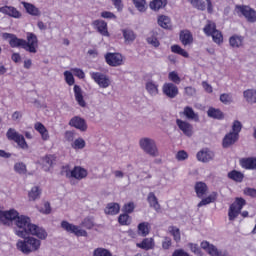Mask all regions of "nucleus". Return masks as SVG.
<instances>
[{
  "label": "nucleus",
  "instance_id": "obj_61",
  "mask_svg": "<svg viewBox=\"0 0 256 256\" xmlns=\"http://www.w3.org/2000/svg\"><path fill=\"white\" fill-rule=\"evenodd\" d=\"M135 211V204L133 202H129L123 206L124 213H133Z\"/></svg>",
  "mask_w": 256,
  "mask_h": 256
},
{
  "label": "nucleus",
  "instance_id": "obj_59",
  "mask_svg": "<svg viewBox=\"0 0 256 256\" xmlns=\"http://www.w3.org/2000/svg\"><path fill=\"white\" fill-rule=\"evenodd\" d=\"M133 3L138 11H145V5L147 4L145 0H133Z\"/></svg>",
  "mask_w": 256,
  "mask_h": 256
},
{
  "label": "nucleus",
  "instance_id": "obj_33",
  "mask_svg": "<svg viewBox=\"0 0 256 256\" xmlns=\"http://www.w3.org/2000/svg\"><path fill=\"white\" fill-rule=\"evenodd\" d=\"M195 192L197 197H199L201 199V197H203V195H205V193H207V184L203 183V182H197L195 184Z\"/></svg>",
  "mask_w": 256,
  "mask_h": 256
},
{
  "label": "nucleus",
  "instance_id": "obj_58",
  "mask_svg": "<svg viewBox=\"0 0 256 256\" xmlns=\"http://www.w3.org/2000/svg\"><path fill=\"white\" fill-rule=\"evenodd\" d=\"M65 81L68 85H74L75 84V78L73 77V74L69 71L64 72Z\"/></svg>",
  "mask_w": 256,
  "mask_h": 256
},
{
  "label": "nucleus",
  "instance_id": "obj_60",
  "mask_svg": "<svg viewBox=\"0 0 256 256\" xmlns=\"http://www.w3.org/2000/svg\"><path fill=\"white\" fill-rule=\"evenodd\" d=\"M188 157H189V154H187L185 150H180L176 154L177 161H185V159H188Z\"/></svg>",
  "mask_w": 256,
  "mask_h": 256
},
{
  "label": "nucleus",
  "instance_id": "obj_48",
  "mask_svg": "<svg viewBox=\"0 0 256 256\" xmlns=\"http://www.w3.org/2000/svg\"><path fill=\"white\" fill-rule=\"evenodd\" d=\"M85 140L83 138H77L75 141L72 142L71 147L72 149H85Z\"/></svg>",
  "mask_w": 256,
  "mask_h": 256
},
{
  "label": "nucleus",
  "instance_id": "obj_50",
  "mask_svg": "<svg viewBox=\"0 0 256 256\" xmlns=\"http://www.w3.org/2000/svg\"><path fill=\"white\" fill-rule=\"evenodd\" d=\"M242 129H243V124H241L239 120H235L232 124V131L230 133H234L239 137V133H241Z\"/></svg>",
  "mask_w": 256,
  "mask_h": 256
},
{
  "label": "nucleus",
  "instance_id": "obj_24",
  "mask_svg": "<svg viewBox=\"0 0 256 256\" xmlns=\"http://www.w3.org/2000/svg\"><path fill=\"white\" fill-rule=\"evenodd\" d=\"M183 115L186 116V119H189L190 121H195L196 123L199 122V114L195 112L191 106L184 107Z\"/></svg>",
  "mask_w": 256,
  "mask_h": 256
},
{
  "label": "nucleus",
  "instance_id": "obj_14",
  "mask_svg": "<svg viewBox=\"0 0 256 256\" xmlns=\"http://www.w3.org/2000/svg\"><path fill=\"white\" fill-rule=\"evenodd\" d=\"M196 157L201 163H209L215 159V153L209 148H204L197 153Z\"/></svg>",
  "mask_w": 256,
  "mask_h": 256
},
{
  "label": "nucleus",
  "instance_id": "obj_22",
  "mask_svg": "<svg viewBox=\"0 0 256 256\" xmlns=\"http://www.w3.org/2000/svg\"><path fill=\"white\" fill-rule=\"evenodd\" d=\"M200 247L204 249V251H206L208 255H211V256H218L220 253L219 249H217V246L207 241L201 242Z\"/></svg>",
  "mask_w": 256,
  "mask_h": 256
},
{
  "label": "nucleus",
  "instance_id": "obj_38",
  "mask_svg": "<svg viewBox=\"0 0 256 256\" xmlns=\"http://www.w3.org/2000/svg\"><path fill=\"white\" fill-rule=\"evenodd\" d=\"M217 30V26L214 22L208 21L207 25L203 28V31L207 37H211L213 33Z\"/></svg>",
  "mask_w": 256,
  "mask_h": 256
},
{
  "label": "nucleus",
  "instance_id": "obj_37",
  "mask_svg": "<svg viewBox=\"0 0 256 256\" xmlns=\"http://www.w3.org/2000/svg\"><path fill=\"white\" fill-rule=\"evenodd\" d=\"M244 177L245 176L243 175V173H241L237 170H233L228 173V178L232 179V181H236V183H241L243 181Z\"/></svg>",
  "mask_w": 256,
  "mask_h": 256
},
{
  "label": "nucleus",
  "instance_id": "obj_18",
  "mask_svg": "<svg viewBox=\"0 0 256 256\" xmlns=\"http://www.w3.org/2000/svg\"><path fill=\"white\" fill-rule=\"evenodd\" d=\"M88 175L87 169L81 167V166H75L72 169V179H76L77 181H81L82 179H85Z\"/></svg>",
  "mask_w": 256,
  "mask_h": 256
},
{
  "label": "nucleus",
  "instance_id": "obj_44",
  "mask_svg": "<svg viewBox=\"0 0 256 256\" xmlns=\"http://www.w3.org/2000/svg\"><path fill=\"white\" fill-rule=\"evenodd\" d=\"M217 199V194L213 193L210 196L202 199L199 204L198 207H204V205H209L210 203H213V201H215Z\"/></svg>",
  "mask_w": 256,
  "mask_h": 256
},
{
  "label": "nucleus",
  "instance_id": "obj_29",
  "mask_svg": "<svg viewBox=\"0 0 256 256\" xmlns=\"http://www.w3.org/2000/svg\"><path fill=\"white\" fill-rule=\"evenodd\" d=\"M22 5L24 6L27 13H29V15L34 17H39L41 15V11H39V8L35 7V5L27 2H23Z\"/></svg>",
  "mask_w": 256,
  "mask_h": 256
},
{
  "label": "nucleus",
  "instance_id": "obj_2",
  "mask_svg": "<svg viewBox=\"0 0 256 256\" xmlns=\"http://www.w3.org/2000/svg\"><path fill=\"white\" fill-rule=\"evenodd\" d=\"M22 239L17 241L16 247L23 255H31V253H37L41 249V240L33 236H25Z\"/></svg>",
  "mask_w": 256,
  "mask_h": 256
},
{
  "label": "nucleus",
  "instance_id": "obj_47",
  "mask_svg": "<svg viewBox=\"0 0 256 256\" xmlns=\"http://www.w3.org/2000/svg\"><path fill=\"white\" fill-rule=\"evenodd\" d=\"M220 101L224 105H231L233 102V95L231 93H224L220 95Z\"/></svg>",
  "mask_w": 256,
  "mask_h": 256
},
{
  "label": "nucleus",
  "instance_id": "obj_64",
  "mask_svg": "<svg viewBox=\"0 0 256 256\" xmlns=\"http://www.w3.org/2000/svg\"><path fill=\"white\" fill-rule=\"evenodd\" d=\"M244 195H248V197L256 198V189L255 188H245Z\"/></svg>",
  "mask_w": 256,
  "mask_h": 256
},
{
  "label": "nucleus",
  "instance_id": "obj_11",
  "mask_svg": "<svg viewBox=\"0 0 256 256\" xmlns=\"http://www.w3.org/2000/svg\"><path fill=\"white\" fill-rule=\"evenodd\" d=\"M105 59L110 67H119L123 65V56L120 53H107Z\"/></svg>",
  "mask_w": 256,
  "mask_h": 256
},
{
  "label": "nucleus",
  "instance_id": "obj_42",
  "mask_svg": "<svg viewBox=\"0 0 256 256\" xmlns=\"http://www.w3.org/2000/svg\"><path fill=\"white\" fill-rule=\"evenodd\" d=\"M14 171L19 175H25L27 173V166L23 162H18L14 165Z\"/></svg>",
  "mask_w": 256,
  "mask_h": 256
},
{
  "label": "nucleus",
  "instance_id": "obj_34",
  "mask_svg": "<svg viewBox=\"0 0 256 256\" xmlns=\"http://www.w3.org/2000/svg\"><path fill=\"white\" fill-rule=\"evenodd\" d=\"M121 207L117 203H110L105 208L106 215H117L119 213Z\"/></svg>",
  "mask_w": 256,
  "mask_h": 256
},
{
  "label": "nucleus",
  "instance_id": "obj_39",
  "mask_svg": "<svg viewBox=\"0 0 256 256\" xmlns=\"http://www.w3.org/2000/svg\"><path fill=\"white\" fill-rule=\"evenodd\" d=\"M158 25L163 29H169L171 27V19L168 16H160L158 18Z\"/></svg>",
  "mask_w": 256,
  "mask_h": 256
},
{
  "label": "nucleus",
  "instance_id": "obj_8",
  "mask_svg": "<svg viewBox=\"0 0 256 256\" xmlns=\"http://www.w3.org/2000/svg\"><path fill=\"white\" fill-rule=\"evenodd\" d=\"M61 227L67 233H72L76 237H87V231L81 229L79 226L69 223L68 221H62Z\"/></svg>",
  "mask_w": 256,
  "mask_h": 256
},
{
  "label": "nucleus",
  "instance_id": "obj_56",
  "mask_svg": "<svg viewBox=\"0 0 256 256\" xmlns=\"http://www.w3.org/2000/svg\"><path fill=\"white\" fill-rule=\"evenodd\" d=\"M82 227H85L86 229H93L95 227V222L93 221V218L87 217L82 221Z\"/></svg>",
  "mask_w": 256,
  "mask_h": 256
},
{
  "label": "nucleus",
  "instance_id": "obj_26",
  "mask_svg": "<svg viewBox=\"0 0 256 256\" xmlns=\"http://www.w3.org/2000/svg\"><path fill=\"white\" fill-rule=\"evenodd\" d=\"M34 129L40 133L43 141H49V131L45 125H43L41 122H38L34 125Z\"/></svg>",
  "mask_w": 256,
  "mask_h": 256
},
{
  "label": "nucleus",
  "instance_id": "obj_31",
  "mask_svg": "<svg viewBox=\"0 0 256 256\" xmlns=\"http://www.w3.org/2000/svg\"><path fill=\"white\" fill-rule=\"evenodd\" d=\"M207 115L208 117H211L212 119H224L225 115L223 114V112L219 109H215V108H210L207 111Z\"/></svg>",
  "mask_w": 256,
  "mask_h": 256
},
{
  "label": "nucleus",
  "instance_id": "obj_43",
  "mask_svg": "<svg viewBox=\"0 0 256 256\" xmlns=\"http://www.w3.org/2000/svg\"><path fill=\"white\" fill-rule=\"evenodd\" d=\"M191 5H193L196 9L200 11H205L207 4L204 0H188Z\"/></svg>",
  "mask_w": 256,
  "mask_h": 256
},
{
  "label": "nucleus",
  "instance_id": "obj_13",
  "mask_svg": "<svg viewBox=\"0 0 256 256\" xmlns=\"http://www.w3.org/2000/svg\"><path fill=\"white\" fill-rule=\"evenodd\" d=\"M176 125L182 131L183 135H186V137H193V125L191 123L177 119L176 120Z\"/></svg>",
  "mask_w": 256,
  "mask_h": 256
},
{
  "label": "nucleus",
  "instance_id": "obj_4",
  "mask_svg": "<svg viewBox=\"0 0 256 256\" xmlns=\"http://www.w3.org/2000/svg\"><path fill=\"white\" fill-rule=\"evenodd\" d=\"M6 137L9 139V141H14L17 143L20 149H29V145L27 144V141H25V137L19 134V132H17L15 129L9 128L6 133Z\"/></svg>",
  "mask_w": 256,
  "mask_h": 256
},
{
  "label": "nucleus",
  "instance_id": "obj_36",
  "mask_svg": "<svg viewBox=\"0 0 256 256\" xmlns=\"http://www.w3.org/2000/svg\"><path fill=\"white\" fill-rule=\"evenodd\" d=\"M30 201H37L41 197V188L39 186H34L31 191L28 193Z\"/></svg>",
  "mask_w": 256,
  "mask_h": 256
},
{
  "label": "nucleus",
  "instance_id": "obj_28",
  "mask_svg": "<svg viewBox=\"0 0 256 256\" xmlns=\"http://www.w3.org/2000/svg\"><path fill=\"white\" fill-rule=\"evenodd\" d=\"M180 41L183 45H191L193 43V34L188 30L182 31L180 33Z\"/></svg>",
  "mask_w": 256,
  "mask_h": 256
},
{
  "label": "nucleus",
  "instance_id": "obj_25",
  "mask_svg": "<svg viewBox=\"0 0 256 256\" xmlns=\"http://www.w3.org/2000/svg\"><path fill=\"white\" fill-rule=\"evenodd\" d=\"M1 13H5L6 15H9L10 17H14L15 19H19L21 17V13L18 12L17 8L12 6H4L0 8Z\"/></svg>",
  "mask_w": 256,
  "mask_h": 256
},
{
  "label": "nucleus",
  "instance_id": "obj_10",
  "mask_svg": "<svg viewBox=\"0 0 256 256\" xmlns=\"http://www.w3.org/2000/svg\"><path fill=\"white\" fill-rule=\"evenodd\" d=\"M2 39H5L6 41H8L10 47L12 48L21 47L22 49H24L25 40L18 38L17 36H15V34L2 33Z\"/></svg>",
  "mask_w": 256,
  "mask_h": 256
},
{
  "label": "nucleus",
  "instance_id": "obj_19",
  "mask_svg": "<svg viewBox=\"0 0 256 256\" xmlns=\"http://www.w3.org/2000/svg\"><path fill=\"white\" fill-rule=\"evenodd\" d=\"M147 201L150 207H152V209L156 213H161V204H159V199H157V196H155V193L150 192L147 196Z\"/></svg>",
  "mask_w": 256,
  "mask_h": 256
},
{
  "label": "nucleus",
  "instance_id": "obj_55",
  "mask_svg": "<svg viewBox=\"0 0 256 256\" xmlns=\"http://www.w3.org/2000/svg\"><path fill=\"white\" fill-rule=\"evenodd\" d=\"M93 256H111V252L105 248H97L94 250Z\"/></svg>",
  "mask_w": 256,
  "mask_h": 256
},
{
  "label": "nucleus",
  "instance_id": "obj_21",
  "mask_svg": "<svg viewBox=\"0 0 256 256\" xmlns=\"http://www.w3.org/2000/svg\"><path fill=\"white\" fill-rule=\"evenodd\" d=\"M244 41H245V37L234 34L229 38V45L233 49H240V47H243Z\"/></svg>",
  "mask_w": 256,
  "mask_h": 256
},
{
  "label": "nucleus",
  "instance_id": "obj_23",
  "mask_svg": "<svg viewBox=\"0 0 256 256\" xmlns=\"http://www.w3.org/2000/svg\"><path fill=\"white\" fill-rule=\"evenodd\" d=\"M93 26L97 28L98 33L103 37H109V30H107V22L104 20H95Z\"/></svg>",
  "mask_w": 256,
  "mask_h": 256
},
{
  "label": "nucleus",
  "instance_id": "obj_1",
  "mask_svg": "<svg viewBox=\"0 0 256 256\" xmlns=\"http://www.w3.org/2000/svg\"><path fill=\"white\" fill-rule=\"evenodd\" d=\"M15 221L16 227L15 233L18 237H27V235H32L38 237L42 241L47 239V231L36 224L31 223V218L25 215L19 216L17 210L12 209L9 211H3L0 209V223L3 225H11Z\"/></svg>",
  "mask_w": 256,
  "mask_h": 256
},
{
  "label": "nucleus",
  "instance_id": "obj_5",
  "mask_svg": "<svg viewBox=\"0 0 256 256\" xmlns=\"http://www.w3.org/2000/svg\"><path fill=\"white\" fill-rule=\"evenodd\" d=\"M247 202L243 198H236L233 204H231L228 212L229 220L235 221L237 217H239V214L241 213V209L245 207Z\"/></svg>",
  "mask_w": 256,
  "mask_h": 256
},
{
  "label": "nucleus",
  "instance_id": "obj_30",
  "mask_svg": "<svg viewBox=\"0 0 256 256\" xmlns=\"http://www.w3.org/2000/svg\"><path fill=\"white\" fill-rule=\"evenodd\" d=\"M122 34L126 43H133L137 39V35L131 29H123Z\"/></svg>",
  "mask_w": 256,
  "mask_h": 256
},
{
  "label": "nucleus",
  "instance_id": "obj_12",
  "mask_svg": "<svg viewBox=\"0 0 256 256\" xmlns=\"http://www.w3.org/2000/svg\"><path fill=\"white\" fill-rule=\"evenodd\" d=\"M162 93L169 99H175L179 95V88L173 83H165L162 86Z\"/></svg>",
  "mask_w": 256,
  "mask_h": 256
},
{
  "label": "nucleus",
  "instance_id": "obj_49",
  "mask_svg": "<svg viewBox=\"0 0 256 256\" xmlns=\"http://www.w3.org/2000/svg\"><path fill=\"white\" fill-rule=\"evenodd\" d=\"M210 37H212L214 43L217 45H221V43H223V34L219 30L214 31Z\"/></svg>",
  "mask_w": 256,
  "mask_h": 256
},
{
  "label": "nucleus",
  "instance_id": "obj_3",
  "mask_svg": "<svg viewBox=\"0 0 256 256\" xmlns=\"http://www.w3.org/2000/svg\"><path fill=\"white\" fill-rule=\"evenodd\" d=\"M139 146L146 155H149V157H159V155H161L159 147H157V142L153 138H141L139 140Z\"/></svg>",
  "mask_w": 256,
  "mask_h": 256
},
{
  "label": "nucleus",
  "instance_id": "obj_7",
  "mask_svg": "<svg viewBox=\"0 0 256 256\" xmlns=\"http://www.w3.org/2000/svg\"><path fill=\"white\" fill-rule=\"evenodd\" d=\"M90 77L97 83L101 89H107L111 85V79L101 72H90Z\"/></svg>",
  "mask_w": 256,
  "mask_h": 256
},
{
  "label": "nucleus",
  "instance_id": "obj_41",
  "mask_svg": "<svg viewBox=\"0 0 256 256\" xmlns=\"http://www.w3.org/2000/svg\"><path fill=\"white\" fill-rule=\"evenodd\" d=\"M41 163L44 165V167H52L53 163H55V156L46 155L41 158Z\"/></svg>",
  "mask_w": 256,
  "mask_h": 256
},
{
  "label": "nucleus",
  "instance_id": "obj_32",
  "mask_svg": "<svg viewBox=\"0 0 256 256\" xmlns=\"http://www.w3.org/2000/svg\"><path fill=\"white\" fill-rule=\"evenodd\" d=\"M154 243L153 238H146L141 243H137L136 247L139 249H144L145 251H149V249H153Z\"/></svg>",
  "mask_w": 256,
  "mask_h": 256
},
{
  "label": "nucleus",
  "instance_id": "obj_51",
  "mask_svg": "<svg viewBox=\"0 0 256 256\" xmlns=\"http://www.w3.org/2000/svg\"><path fill=\"white\" fill-rule=\"evenodd\" d=\"M188 247H189L190 251L192 253H194V255L203 256V252H201V248H199V245L194 244V243H189Z\"/></svg>",
  "mask_w": 256,
  "mask_h": 256
},
{
  "label": "nucleus",
  "instance_id": "obj_6",
  "mask_svg": "<svg viewBox=\"0 0 256 256\" xmlns=\"http://www.w3.org/2000/svg\"><path fill=\"white\" fill-rule=\"evenodd\" d=\"M38 48L39 40L37 39V35L28 32L26 34V40H24V50L28 53H37Z\"/></svg>",
  "mask_w": 256,
  "mask_h": 256
},
{
  "label": "nucleus",
  "instance_id": "obj_17",
  "mask_svg": "<svg viewBox=\"0 0 256 256\" xmlns=\"http://www.w3.org/2000/svg\"><path fill=\"white\" fill-rule=\"evenodd\" d=\"M145 89L150 97H157V95H159V84L153 80L146 82Z\"/></svg>",
  "mask_w": 256,
  "mask_h": 256
},
{
  "label": "nucleus",
  "instance_id": "obj_53",
  "mask_svg": "<svg viewBox=\"0 0 256 256\" xmlns=\"http://www.w3.org/2000/svg\"><path fill=\"white\" fill-rule=\"evenodd\" d=\"M170 233L174 237V241H176V243H179V241H181V232L179 231V228L171 227Z\"/></svg>",
  "mask_w": 256,
  "mask_h": 256
},
{
  "label": "nucleus",
  "instance_id": "obj_62",
  "mask_svg": "<svg viewBox=\"0 0 256 256\" xmlns=\"http://www.w3.org/2000/svg\"><path fill=\"white\" fill-rule=\"evenodd\" d=\"M184 92H185V95H187L188 97H194V95H196L197 93V90L191 86H188L184 88Z\"/></svg>",
  "mask_w": 256,
  "mask_h": 256
},
{
  "label": "nucleus",
  "instance_id": "obj_57",
  "mask_svg": "<svg viewBox=\"0 0 256 256\" xmlns=\"http://www.w3.org/2000/svg\"><path fill=\"white\" fill-rule=\"evenodd\" d=\"M61 174L64 175L67 179H72L73 170L67 165L63 166L61 170Z\"/></svg>",
  "mask_w": 256,
  "mask_h": 256
},
{
  "label": "nucleus",
  "instance_id": "obj_27",
  "mask_svg": "<svg viewBox=\"0 0 256 256\" xmlns=\"http://www.w3.org/2000/svg\"><path fill=\"white\" fill-rule=\"evenodd\" d=\"M243 97L247 103L253 105L256 103V90L255 89H247L243 92Z\"/></svg>",
  "mask_w": 256,
  "mask_h": 256
},
{
  "label": "nucleus",
  "instance_id": "obj_20",
  "mask_svg": "<svg viewBox=\"0 0 256 256\" xmlns=\"http://www.w3.org/2000/svg\"><path fill=\"white\" fill-rule=\"evenodd\" d=\"M74 97L80 107H87V102H85L83 97V90L79 85H74Z\"/></svg>",
  "mask_w": 256,
  "mask_h": 256
},
{
  "label": "nucleus",
  "instance_id": "obj_54",
  "mask_svg": "<svg viewBox=\"0 0 256 256\" xmlns=\"http://www.w3.org/2000/svg\"><path fill=\"white\" fill-rule=\"evenodd\" d=\"M118 222L120 225H130L131 224V217L128 214H121L118 217Z\"/></svg>",
  "mask_w": 256,
  "mask_h": 256
},
{
  "label": "nucleus",
  "instance_id": "obj_9",
  "mask_svg": "<svg viewBox=\"0 0 256 256\" xmlns=\"http://www.w3.org/2000/svg\"><path fill=\"white\" fill-rule=\"evenodd\" d=\"M237 12L245 17L248 23L256 22V11L249 6H236Z\"/></svg>",
  "mask_w": 256,
  "mask_h": 256
},
{
  "label": "nucleus",
  "instance_id": "obj_46",
  "mask_svg": "<svg viewBox=\"0 0 256 256\" xmlns=\"http://www.w3.org/2000/svg\"><path fill=\"white\" fill-rule=\"evenodd\" d=\"M172 53H177V55H181L182 57H189V53L185 51V49L181 48L179 45H173L171 46Z\"/></svg>",
  "mask_w": 256,
  "mask_h": 256
},
{
  "label": "nucleus",
  "instance_id": "obj_45",
  "mask_svg": "<svg viewBox=\"0 0 256 256\" xmlns=\"http://www.w3.org/2000/svg\"><path fill=\"white\" fill-rule=\"evenodd\" d=\"M138 231L142 237H147L149 235V223L142 222L138 225Z\"/></svg>",
  "mask_w": 256,
  "mask_h": 256
},
{
  "label": "nucleus",
  "instance_id": "obj_35",
  "mask_svg": "<svg viewBox=\"0 0 256 256\" xmlns=\"http://www.w3.org/2000/svg\"><path fill=\"white\" fill-rule=\"evenodd\" d=\"M244 169H256V158H246L241 160Z\"/></svg>",
  "mask_w": 256,
  "mask_h": 256
},
{
  "label": "nucleus",
  "instance_id": "obj_52",
  "mask_svg": "<svg viewBox=\"0 0 256 256\" xmlns=\"http://www.w3.org/2000/svg\"><path fill=\"white\" fill-rule=\"evenodd\" d=\"M168 79L176 85H179V83H181V77H179V74H177V72L175 71H172L168 74Z\"/></svg>",
  "mask_w": 256,
  "mask_h": 256
},
{
  "label": "nucleus",
  "instance_id": "obj_15",
  "mask_svg": "<svg viewBox=\"0 0 256 256\" xmlns=\"http://www.w3.org/2000/svg\"><path fill=\"white\" fill-rule=\"evenodd\" d=\"M239 141V136L233 132L227 133L223 140L222 146L224 149L231 147V145H235Z\"/></svg>",
  "mask_w": 256,
  "mask_h": 256
},
{
  "label": "nucleus",
  "instance_id": "obj_63",
  "mask_svg": "<svg viewBox=\"0 0 256 256\" xmlns=\"http://www.w3.org/2000/svg\"><path fill=\"white\" fill-rule=\"evenodd\" d=\"M65 139L69 143H73L74 140H75V132H73V131H66L65 132Z\"/></svg>",
  "mask_w": 256,
  "mask_h": 256
},
{
  "label": "nucleus",
  "instance_id": "obj_16",
  "mask_svg": "<svg viewBox=\"0 0 256 256\" xmlns=\"http://www.w3.org/2000/svg\"><path fill=\"white\" fill-rule=\"evenodd\" d=\"M69 125L75 127V129H79V131H87V122L79 116L71 118Z\"/></svg>",
  "mask_w": 256,
  "mask_h": 256
},
{
  "label": "nucleus",
  "instance_id": "obj_40",
  "mask_svg": "<svg viewBox=\"0 0 256 256\" xmlns=\"http://www.w3.org/2000/svg\"><path fill=\"white\" fill-rule=\"evenodd\" d=\"M166 5L167 2H165V0H154L150 3V9L159 11V9H162V7H165Z\"/></svg>",
  "mask_w": 256,
  "mask_h": 256
}]
</instances>
